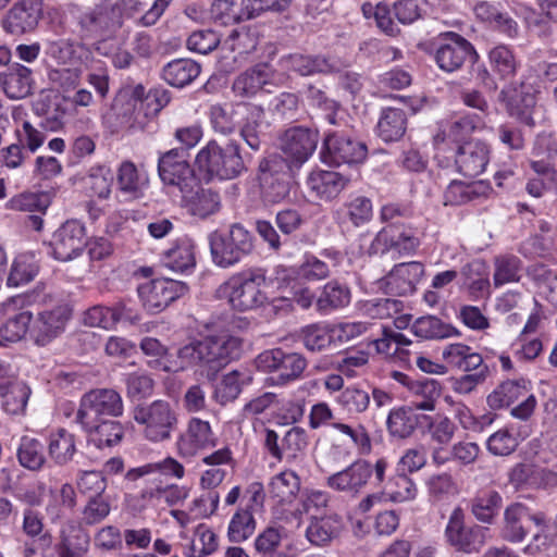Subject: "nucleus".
Listing matches in <instances>:
<instances>
[{
    "instance_id": "1",
    "label": "nucleus",
    "mask_w": 557,
    "mask_h": 557,
    "mask_svg": "<svg viewBox=\"0 0 557 557\" xmlns=\"http://www.w3.org/2000/svg\"><path fill=\"white\" fill-rule=\"evenodd\" d=\"M264 282L263 268L248 269L221 284L216 295L219 298L225 299L235 311L258 310L271 304Z\"/></svg>"
},
{
    "instance_id": "2",
    "label": "nucleus",
    "mask_w": 557,
    "mask_h": 557,
    "mask_svg": "<svg viewBox=\"0 0 557 557\" xmlns=\"http://www.w3.org/2000/svg\"><path fill=\"white\" fill-rule=\"evenodd\" d=\"M264 281L274 308L292 310L294 304L302 309L311 307L314 294L300 283L297 267L278 264L271 271L264 269Z\"/></svg>"
},
{
    "instance_id": "3",
    "label": "nucleus",
    "mask_w": 557,
    "mask_h": 557,
    "mask_svg": "<svg viewBox=\"0 0 557 557\" xmlns=\"http://www.w3.org/2000/svg\"><path fill=\"white\" fill-rule=\"evenodd\" d=\"M195 168L198 174L209 182L214 178L233 180L245 170V164L236 143L220 146L211 140L196 154Z\"/></svg>"
},
{
    "instance_id": "4",
    "label": "nucleus",
    "mask_w": 557,
    "mask_h": 557,
    "mask_svg": "<svg viewBox=\"0 0 557 557\" xmlns=\"http://www.w3.org/2000/svg\"><path fill=\"white\" fill-rule=\"evenodd\" d=\"M319 140L318 132L306 127H292L283 134L280 148L283 158L271 156L260 163V171H275L277 166L294 171L312 156Z\"/></svg>"
},
{
    "instance_id": "5",
    "label": "nucleus",
    "mask_w": 557,
    "mask_h": 557,
    "mask_svg": "<svg viewBox=\"0 0 557 557\" xmlns=\"http://www.w3.org/2000/svg\"><path fill=\"white\" fill-rule=\"evenodd\" d=\"M132 417L143 428V436L151 443L170 440L178 422L174 407L162 399L134 407Z\"/></svg>"
},
{
    "instance_id": "6",
    "label": "nucleus",
    "mask_w": 557,
    "mask_h": 557,
    "mask_svg": "<svg viewBox=\"0 0 557 557\" xmlns=\"http://www.w3.org/2000/svg\"><path fill=\"white\" fill-rule=\"evenodd\" d=\"M210 252L215 265L230 268L252 250V236L242 225L233 224L225 231H213L208 236Z\"/></svg>"
},
{
    "instance_id": "7",
    "label": "nucleus",
    "mask_w": 557,
    "mask_h": 557,
    "mask_svg": "<svg viewBox=\"0 0 557 557\" xmlns=\"http://www.w3.org/2000/svg\"><path fill=\"white\" fill-rule=\"evenodd\" d=\"M307 364L301 354L281 348L264 350L256 358L260 371L273 374L270 379L273 385H286L300 379Z\"/></svg>"
},
{
    "instance_id": "8",
    "label": "nucleus",
    "mask_w": 557,
    "mask_h": 557,
    "mask_svg": "<svg viewBox=\"0 0 557 557\" xmlns=\"http://www.w3.org/2000/svg\"><path fill=\"white\" fill-rule=\"evenodd\" d=\"M539 89L540 79L531 74L521 82L519 88L508 86L503 89L500 96L506 103L509 115L525 125L533 126L535 116L539 114L535 98Z\"/></svg>"
},
{
    "instance_id": "9",
    "label": "nucleus",
    "mask_w": 557,
    "mask_h": 557,
    "mask_svg": "<svg viewBox=\"0 0 557 557\" xmlns=\"http://www.w3.org/2000/svg\"><path fill=\"white\" fill-rule=\"evenodd\" d=\"M218 442L219 438L210 422L193 417L177 435L174 447L180 458L190 460L200 453L214 448Z\"/></svg>"
},
{
    "instance_id": "10",
    "label": "nucleus",
    "mask_w": 557,
    "mask_h": 557,
    "mask_svg": "<svg viewBox=\"0 0 557 557\" xmlns=\"http://www.w3.org/2000/svg\"><path fill=\"white\" fill-rule=\"evenodd\" d=\"M123 413V400L113 389H94L81 400L76 420L82 428H94L101 416L119 417Z\"/></svg>"
},
{
    "instance_id": "11",
    "label": "nucleus",
    "mask_w": 557,
    "mask_h": 557,
    "mask_svg": "<svg viewBox=\"0 0 557 557\" xmlns=\"http://www.w3.org/2000/svg\"><path fill=\"white\" fill-rule=\"evenodd\" d=\"M205 358L202 376L211 379L231 359L237 358L240 351V339L228 331L211 334L201 341Z\"/></svg>"
},
{
    "instance_id": "12",
    "label": "nucleus",
    "mask_w": 557,
    "mask_h": 557,
    "mask_svg": "<svg viewBox=\"0 0 557 557\" xmlns=\"http://www.w3.org/2000/svg\"><path fill=\"white\" fill-rule=\"evenodd\" d=\"M137 292L144 308L150 313H158L184 296L188 287L182 281L159 277L140 284Z\"/></svg>"
},
{
    "instance_id": "13",
    "label": "nucleus",
    "mask_w": 557,
    "mask_h": 557,
    "mask_svg": "<svg viewBox=\"0 0 557 557\" xmlns=\"http://www.w3.org/2000/svg\"><path fill=\"white\" fill-rule=\"evenodd\" d=\"M27 306L28 297L25 295L14 296L2 302L0 345L16 343L29 331L33 314Z\"/></svg>"
},
{
    "instance_id": "14",
    "label": "nucleus",
    "mask_w": 557,
    "mask_h": 557,
    "mask_svg": "<svg viewBox=\"0 0 557 557\" xmlns=\"http://www.w3.org/2000/svg\"><path fill=\"white\" fill-rule=\"evenodd\" d=\"M487 531L480 525L467 527L462 509L455 508L445 528V539L456 550L471 554L480 550L485 544Z\"/></svg>"
},
{
    "instance_id": "15",
    "label": "nucleus",
    "mask_w": 557,
    "mask_h": 557,
    "mask_svg": "<svg viewBox=\"0 0 557 557\" xmlns=\"http://www.w3.org/2000/svg\"><path fill=\"white\" fill-rule=\"evenodd\" d=\"M320 156L323 163L333 166L360 163L367 157V147L342 133H329Z\"/></svg>"
},
{
    "instance_id": "16",
    "label": "nucleus",
    "mask_w": 557,
    "mask_h": 557,
    "mask_svg": "<svg viewBox=\"0 0 557 557\" xmlns=\"http://www.w3.org/2000/svg\"><path fill=\"white\" fill-rule=\"evenodd\" d=\"M283 82V75L276 74L267 64H258L235 78L233 91L237 97L251 98L262 92H271V87L278 86Z\"/></svg>"
},
{
    "instance_id": "17",
    "label": "nucleus",
    "mask_w": 557,
    "mask_h": 557,
    "mask_svg": "<svg viewBox=\"0 0 557 557\" xmlns=\"http://www.w3.org/2000/svg\"><path fill=\"white\" fill-rule=\"evenodd\" d=\"M69 319L70 309L65 305L42 310L32 320L29 335L36 345L46 346L64 332Z\"/></svg>"
},
{
    "instance_id": "18",
    "label": "nucleus",
    "mask_w": 557,
    "mask_h": 557,
    "mask_svg": "<svg viewBox=\"0 0 557 557\" xmlns=\"http://www.w3.org/2000/svg\"><path fill=\"white\" fill-rule=\"evenodd\" d=\"M85 227L78 221H66L54 233L50 242L54 259L69 261L79 256L86 246Z\"/></svg>"
},
{
    "instance_id": "19",
    "label": "nucleus",
    "mask_w": 557,
    "mask_h": 557,
    "mask_svg": "<svg viewBox=\"0 0 557 557\" xmlns=\"http://www.w3.org/2000/svg\"><path fill=\"white\" fill-rule=\"evenodd\" d=\"M158 170L163 183L176 186L181 193L196 184L194 171L182 150L171 149L164 152L159 158Z\"/></svg>"
},
{
    "instance_id": "20",
    "label": "nucleus",
    "mask_w": 557,
    "mask_h": 557,
    "mask_svg": "<svg viewBox=\"0 0 557 557\" xmlns=\"http://www.w3.org/2000/svg\"><path fill=\"white\" fill-rule=\"evenodd\" d=\"M42 15V0H17L2 18L3 29L11 35L33 32Z\"/></svg>"
},
{
    "instance_id": "21",
    "label": "nucleus",
    "mask_w": 557,
    "mask_h": 557,
    "mask_svg": "<svg viewBox=\"0 0 557 557\" xmlns=\"http://www.w3.org/2000/svg\"><path fill=\"white\" fill-rule=\"evenodd\" d=\"M475 57L471 44L455 33H447L442 37L435 53L437 65L446 72L460 69L466 60H474Z\"/></svg>"
},
{
    "instance_id": "22",
    "label": "nucleus",
    "mask_w": 557,
    "mask_h": 557,
    "mask_svg": "<svg viewBox=\"0 0 557 557\" xmlns=\"http://www.w3.org/2000/svg\"><path fill=\"white\" fill-rule=\"evenodd\" d=\"M372 473L373 469L369 462L358 460L345 469L330 474L325 480V485L335 492L356 496L366 487Z\"/></svg>"
},
{
    "instance_id": "23",
    "label": "nucleus",
    "mask_w": 557,
    "mask_h": 557,
    "mask_svg": "<svg viewBox=\"0 0 557 557\" xmlns=\"http://www.w3.org/2000/svg\"><path fill=\"white\" fill-rule=\"evenodd\" d=\"M344 529L343 517L337 512H329L308 521L305 537L312 546L322 548L339 539Z\"/></svg>"
},
{
    "instance_id": "24",
    "label": "nucleus",
    "mask_w": 557,
    "mask_h": 557,
    "mask_svg": "<svg viewBox=\"0 0 557 557\" xmlns=\"http://www.w3.org/2000/svg\"><path fill=\"white\" fill-rule=\"evenodd\" d=\"M458 171L468 177H475L484 172L488 163L490 149L481 141H468L451 147Z\"/></svg>"
},
{
    "instance_id": "25",
    "label": "nucleus",
    "mask_w": 557,
    "mask_h": 557,
    "mask_svg": "<svg viewBox=\"0 0 557 557\" xmlns=\"http://www.w3.org/2000/svg\"><path fill=\"white\" fill-rule=\"evenodd\" d=\"M483 125L481 116L474 114H466L454 116L449 121L441 125V129L434 136V144L437 151H444V145L453 147L459 146L460 143L472 132Z\"/></svg>"
},
{
    "instance_id": "26",
    "label": "nucleus",
    "mask_w": 557,
    "mask_h": 557,
    "mask_svg": "<svg viewBox=\"0 0 557 557\" xmlns=\"http://www.w3.org/2000/svg\"><path fill=\"white\" fill-rule=\"evenodd\" d=\"M193 184L187 190L182 193V205L186 211L198 219H207L221 209V197L219 193L211 188L197 186Z\"/></svg>"
},
{
    "instance_id": "27",
    "label": "nucleus",
    "mask_w": 557,
    "mask_h": 557,
    "mask_svg": "<svg viewBox=\"0 0 557 557\" xmlns=\"http://www.w3.org/2000/svg\"><path fill=\"white\" fill-rule=\"evenodd\" d=\"M30 391L28 386L10 376V368L0 362V396L2 408L10 414L22 412L27 404Z\"/></svg>"
},
{
    "instance_id": "28",
    "label": "nucleus",
    "mask_w": 557,
    "mask_h": 557,
    "mask_svg": "<svg viewBox=\"0 0 557 557\" xmlns=\"http://www.w3.org/2000/svg\"><path fill=\"white\" fill-rule=\"evenodd\" d=\"M137 315L124 302H119L114 307L95 306L84 313L83 321L91 327H101L110 330L120 321L134 322Z\"/></svg>"
},
{
    "instance_id": "29",
    "label": "nucleus",
    "mask_w": 557,
    "mask_h": 557,
    "mask_svg": "<svg viewBox=\"0 0 557 557\" xmlns=\"http://www.w3.org/2000/svg\"><path fill=\"white\" fill-rule=\"evenodd\" d=\"M349 178L334 171L315 170L308 178V188L315 197L324 200L336 198L347 186Z\"/></svg>"
},
{
    "instance_id": "30",
    "label": "nucleus",
    "mask_w": 557,
    "mask_h": 557,
    "mask_svg": "<svg viewBox=\"0 0 557 557\" xmlns=\"http://www.w3.org/2000/svg\"><path fill=\"white\" fill-rule=\"evenodd\" d=\"M11 116L16 143L30 153H35L45 143L46 134L36 128L28 120L24 108H12Z\"/></svg>"
},
{
    "instance_id": "31",
    "label": "nucleus",
    "mask_w": 557,
    "mask_h": 557,
    "mask_svg": "<svg viewBox=\"0 0 557 557\" xmlns=\"http://www.w3.org/2000/svg\"><path fill=\"white\" fill-rule=\"evenodd\" d=\"M162 364L164 372L176 373L194 369L195 373L202 376V371L206 369L201 341L184 345L177 350L176 355L171 354V360H165Z\"/></svg>"
},
{
    "instance_id": "32",
    "label": "nucleus",
    "mask_w": 557,
    "mask_h": 557,
    "mask_svg": "<svg viewBox=\"0 0 557 557\" xmlns=\"http://www.w3.org/2000/svg\"><path fill=\"white\" fill-rule=\"evenodd\" d=\"M301 486L299 475L290 469H285L274 474L268 483L270 497L281 505L292 504Z\"/></svg>"
},
{
    "instance_id": "33",
    "label": "nucleus",
    "mask_w": 557,
    "mask_h": 557,
    "mask_svg": "<svg viewBox=\"0 0 557 557\" xmlns=\"http://www.w3.org/2000/svg\"><path fill=\"white\" fill-rule=\"evenodd\" d=\"M423 273L424 268L420 262L399 263L388 274L387 285L398 295L411 294Z\"/></svg>"
},
{
    "instance_id": "34",
    "label": "nucleus",
    "mask_w": 557,
    "mask_h": 557,
    "mask_svg": "<svg viewBox=\"0 0 557 557\" xmlns=\"http://www.w3.org/2000/svg\"><path fill=\"white\" fill-rule=\"evenodd\" d=\"M210 14L221 25H233L252 18L249 0H215Z\"/></svg>"
},
{
    "instance_id": "35",
    "label": "nucleus",
    "mask_w": 557,
    "mask_h": 557,
    "mask_svg": "<svg viewBox=\"0 0 557 557\" xmlns=\"http://www.w3.org/2000/svg\"><path fill=\"white\" fill-rule=\"evenodd\" d=\"M196 245L193 239L183 237L163 255V263L174 272L185 273L196 265Z\"/></svg>"
},
{
    "instance_id": "36",
    "label": "nucleus",
    "mask_w": 557,
    "mask_h": 557,
    "mask_svg": "<svg viewBox=\"0 0 557 557\" xmlns=\"http://www.w3.org/2000/svg\"><path fill=\"white\" fill-rule=\"evenodd\" d=\"M92 51L87 47L66 39L50 41L47 47L48 57L59 65L85 64Z\"/></svg>"
},
{
    "instance_id": "37",
    "label": "nucleus",
    "mask_w": 557,
    "mask_h": 557,
    "mask_svg": "<svg viewBox=\"0 0 557 557\" xmlns=\"http://www.w3.org/2000/svg\"><path fill=\"white\" fill-rule=\"evenodd\" d=\"M420 431L438 445H447L451 442L457 431L454 421L444 413H434L421 416Z\"/></svg>"
},
{
    "instance_id": "38",
    "label": "nucleus",
    "mask_w": 557,
    "mask_h": 557,
    "mask_svg": "<svg viewBox=\"0 0 557 557\" xmlns=\"http://www.w3.org/2000/svg\"><path fill=\"white\" fill-rule=\"evenodd\" d=\"M252 382V373L247 368H239L222 375L215 386V397L221 404L236 399L243 388Z\"/></svg>"
},
{
    "instance_id": "39",
    "label": "nucleus",
    "mask_w": 557,
    "mask_h": 557,
    "mask_svg": "<svg viewBox=\"0 0 557 557\" xmlns=\"http://www.w3.org/2000/svg\"><path fill=\"white\" fill-rule=\"evenodd\" d=\"M414 406L398 407L389 411L387 417V430L394 437H409L416 428H421V416L417 413Z\"/></svg>"
},
{
    "instance_id": "40",
    "label": "nucleus",
    "mask_w": 557,
    "mask_h": 557,
    "mask_svg": "<svg viewBox=\"0 0 557 557\" xmlns=\"http://www.w3.org/2000/svg\"><path fill=\"white\" fill-rule=\"evenodd\" d=\"M32 71L21 64L13 65L9 72L0 75V85L11 99H21L30 94Z\"/></svg>"
},
{
    "instance_id": "41",
    "label": "nucleus",
    "mask_w": 557,
    "mask_h": 557,
    "mask_svg": "<svg viewBox=\"0 0 557 557\" xmlns=\"http://www.w3.org/2000/svg\"><path fill=\"white\" fill-rule=\"evenodd\" d=\"M113 185V173L106 165L91 166L82 178V187L90 198L108 199Z\"/></svg>"
},
{
    "instance_id": "42",
    "label": "nucleus",
    "mask_w": 557,
    "mask_h": 557,
    "mask_svg": "<svg viewBox=\"0 0 557 557\" xmlns=\"http://www.w3.org/2000/svg\"><path fill=\"white\" fill-rule=\"evenodd\" d=\"M171 0H121L124 13L128 16L141 14L143 26L154 25L163 14Z\"/></svg>"
},
{
    "instance_id": "43",
    "label": "nucleus",
    "mask_w": 557,
    "mask_h": 557,
    "mask_svg": "<svg viewBox=\"0 0 557 557\" xmlns=\"http://www.w3.org/2000/svg\"><path fill=\"white\" fill-rule=\"evenodd\" d=\"M148 177L133 162L124 161L117 170V185L126 199L138 198L146 188Z\"/></svg>"
},
{
    "instance_id": "44",
    "label": "nucleus",
    "mask_w": 557,
    "mask_h": 557,
    "mask_svg": "<svg viewBox=\"0 0 557 557\" xmlns=\"http://www.w3.org/2000/svg\"><path fill=\"white\" fill-rule=\"evenodd\" d=\"M244 110L247 114L240 127V136L252 150H259L261 137L268 128L264 112L256 106L244 107Z\"/></svg>"
},
{
    "instance_id": "45",
    "label": "nucleus",
    "mask_w": 557,
    "mask_h": 557,
    "mask_svg": "<svg viewBox=\"0 0 557 557\" xmlns=\"http://www.w3.org/2000/svg\"><path fill=\"white\" fill-rule=\"evenodd\" d=\"M407 128V117L403 110L386 108L382 111L377 122V135L384 141H396L400 139Z\"/></svg>"
},
{
    "instance_id": "46",
    "label": "nucleus",
    "mask_w": 557,
    "mask_h": 557,
    "mask_svg": "<svg viewBox=\"0 0 557 557\" xmlns=\"http://www.w3.org/2000/svg\"><path fill=\"white\" fill-rule=\"evenodd\" d=\"M200 74V66L190 59H177L169 62L163 69L164 81L174 87L190 84Z\"/></svg>"
},
{
    "instance_id": "47",
    "label": "nucleus",
    "mask_w": 557,
    "mask_h": 557,
    "mask_svg": "<svg viewBox=\"0 0 557 557\" xmlns=\"http://www.w3.org/2000/svg\"><path fill=\"white\" fill-rule=\"evenodd\" d=\"M284 69L293 70L302 76L314 73H329L338 70V66L321 57H308L302 54H293L282 60Z\"/></svg>"
},
{
    "instance_id": "48",
    "label": "nucleus",
    "mask_w": 557,
    "mask_h": 557,
    "mask_svg": "<svg viewBox=\"0 0 557 557\" xmlns=\"http://www.w3.org/2000/svg\"><path fill=\"white\" fill-rule=\"evenodd\" d=\"M261 180L265 184V198L270 202H280L289 195L293 171L277 166L276 172L261 171Z\"/></svg>"
},
{
    "instance_id": "49",
    "label": "nucleus",
    "mask_w": 557,
    "mask_h": 557,
    "mask_svg": "<svg viewBox=\"0 0 557 557\" xmlns=\"http://www.w3.org/2000/svg\"><path fill=\"white\" fill-rule=\"evenodd\" d=\"M529 511L521 504L508 506L504 512L503 536L510 542H521L527 534Z\"/></svg>"
},
{
    "instance_id": "50",
    "label": "nucleus",
    "mask_w": 557,
    "mask_h": 557,
    "mask_svg": "<svg viewBox=\"0 0 557 557\" xmlns=\"http://www.w3.org/2000/svg\"><path fill=\"white\" fill-rule=\"evenodd\" d=\"M529 391V382L524 380L507 381L488 395L487 404L494 409L507 407L527 396Z\"/></svg>"
},
{
    "instance_id": "51",
    "label": "nucleus",
    "mask_w": 557,
    "mask_h": 557,
    "mask_svg": "<svg viewBox=\"0 0 557 557\" xmlns=\"http://www.w3.org/2000/svg\"><path fill=\"white\" fill-rule=\"evenodd\" d=\"M76 505V495L71 484H63L60 488L50 491L49 499L46 506L47 515L51 520H58L65 517Z\"/></svg>"
},
{
    "instance_id": "52",
    "label": "nucleus",
    "mask_w": 557,
    "mask_h": 557,
    "mask_svg": "<svg viewBox=\"0 0 557 557\" xmlns=\"http://www.w3.org/2000/svg\"><path fill=\"white\" fill-rule=\"evenodd\" d=\"M38 262L32 252L20 253L13 260L8 276V285L18 287L33 281L38 273Z\"/></svg>"
},
{
    "instance_id": "53",
    "label": "nucleus",
    "mask_w": 557,
    "mask_h": 557,
    "mask_svg": "<svg viewBox=\"0 0 557 557\" xmlns=\"http://www.w3.org/2000/svg\"><path fill=\"white\" fill-rule=\"evenodd\" d=\"M465 284L475 299L490 294V273L486 264L482 261H473L463 268Z\"/></svg>"
},
{
    "instance_id": "54",
    "label": "nucleus",
    "mask_w": 557,
    "mask_h": 557,
    "mask_svg": "<svg viewBox=\"0 0 557 557\" xmlns=\"http://www.w3.org/2000/svg\"><path fill=\"white\" fill-rule=\"evenodd\" d=\"M218 548V537L210 527L200 523L194 532L193 539L183 546L187 557H203Z\"/></svg>"
},
{
    "instance_id": "55",
    "label": "nucleus",
    "mask_w": 557,
    "mask_h": 557,
    "mask_svg": "<svg viewBox=\"0 0 557 557\" xmlns=\"http://www.w3.org/2000/svg\"><path fill=\"white\" fill-rule=\"evenodd\" d=\"M90 437V441L99 448L111 447L119 444L124 435L123 425L113 420L95 422L94 428H83Z\"/></svg>"
},
{
    "instance_id": "56",
    "label": "nucleus",
    "mask_w": 557,
    "mask_h": 557,
    "mask_svg": "<svg viewBox=\"0 0 557 557\" xmlns=\"http://www.w3.org/2000/svg\"><path fill=\"white\" fill-rule=\"evenodd\" d=\"M412 332L422 338L442 339L460 335V332L454 325L433 315L417 319L412 325Z\"/></svg>"
},
{
    "instance_id": "57",
    "label": "nucleus",
    "mask_w": 557,
    "mask_h": 557,
    "mask_svg": "<svg viewBox=\"0 0 557 557\" xmlns=\"http://www.w3.org/2000/svg\"><path fill=\"white\" fill-rule=\"evenodd\" d=\"M88 537L78 527L65 525L58 545L59 557H78L87 550Z\"/></svg>"
},
{
    "instance_id": "58",
    "label": "nucleus",
    "mask_w": 557,
    "mask_h": 557,
    "mask_svg": "<svg viewBox=\"0 0 557 557\" xmlns=\"http://www.w3.org/2000/svg\"><path fill=\"white\" fill-rule=\"evenodd\" d=\"M502 496L494 490L479 492L472 500L471 511L481 522L492 523L502 506Z\"/></svg>"
},
{
    "instance_id": "59",
    "label": "nucleus",
    "mask_w": 557,
    "mask_h": 557,
    "mask_svg": "<svg viewBox=\"0 0 557 557\" xmlns=\"http://www.w3.org/2000/svg\"><path fill=\"white\" fill-rule=\"evenodd\" d=\"M350 302V290L345 285L332 281L324 285L317 299V309L322 313H329L334 309L346 307Z\"/></svg>"
},
{
    "instance_id": "60",
    "label": "nucleus",
    "mask_w": 557,
    "mask_h": 557,
    "mask_svg": "<svg viewBox=\"0 0 557 557\" xmlns=\"http://www.w3.org/2000/svg\"><path fill=\"white\" fill-rule=\"evenodd\" d=\"M257 521L250 509L238 508L231 517L227 525L230 542L242 543L248 540L256 531Z\"/></svg>"
},
{
    "instance_id": "61",
    "label": "nucleus",
    "mask_w": 557,
    "mask_h": 557,
    "mask_svg": "<svg viewBox=\"0 0 557 557\" xmlns=\"http://www.w3.org/2000/svg\"><path fill=\"white\" fill-rule=\"evenodd\" d=\"M331 496L325 491L307 490L304 492L297 511L306 515L308 521L324 513L335 512L330 507Z\"/></svg>"
},
{
    "instance_id": "62",
    "label": "nucleus",
    "mask_w": 557,
    "mask_h": 557,
    "mask_svg": "<svg viewBox=\"0 0 557 557\" xmlns=\"http://www.w3.org/2000/svg\"><path fill=\"white\" fill-rule=\"evenodd\" d=\"M474 13L478 18L490 23L503 33L512 37L517 34V23L507 14L500 13L493 4L488 2H479L474 7Z\"/></svg>"
},
{
    "instance_id": "63",
    "label": "nucleus",
    "mask_w": 557,
    "mask_h": 557,
    "mask_svg": "<svg viewBox=\"0 0 557 557\" xmlns=\"http://www.w3.org/2000/svg\"><path fill=\"white\" fill-rule=\"evenodd\" d=\"M396 236L397 228L395 225L384 227L374 237L369 234L362 235L360 237V250L369 256L385 253L392 249Z\"/></svg>"
},
{
    "instance_id": "64",
    "label": "nucleus",
    "mask_w": 557,
    "mask_h": 557,
    "mask_svg": "<svg viewBox=\"0 0 557 557\" xmlns=\"http://www.w3.org/2000/svg\"><path fill=\"white\" fill-rule=\"evenodd\" d=\"M17 458L21 466L29 470H39L46 460L41 443L30 436L21 438Z\"/></svg>"
}]
</instances>
